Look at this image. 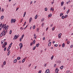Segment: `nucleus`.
I'll return each instance as SVG.
<instances>
[{
  "label": "nucleus",
  "instance_id": "f257e3e1",
  "mask_svg": "<svg viewBox=\"0 0 73 73\" xmlns=\"http://www.w3.org/2000/svg\"><path fill=\"white\" fill-rule=\"evenodd\" d=\"M15 21H16L15 19H12L11 21V23H15Z\"/></svg>",
  "mask_w": 73,
  "mask_h": 73
},
{
  "label": "nucleus",
  "instance_id": "f03ea898",
  "mask_svg": "<svg viewBox=\"0 0 73 73\" xmlns=\"http://www.w3.org/2000/svg\"><path fill=\"white\" fill-rule=\"evenodd\" d=\"M19 37V36L18 35L16 36V35H15L13 39V40H14L15 39H17V38H18Z\"/></svg>",
  "mask_w": 73,
  "mask_h": 73
},
{
  "label": "nucleus",
  "instance_id": "7ed1b4c3",
  "mask_svg": "<svg viewBox=\"0 0 73 73\" xmlns=\"http://www.w3.org/2000/svg\"><path fill=\"white\" fill-rule=\"evenodd\" d=\"M19 46L20 47V49H21V48H22V47L23 46V44H22V43H21L19 44Z\"/></svg>",
  "mask_w": 73,
  "mask_h": 73
},
{
  "label": "nucleus",
  "instance_id": "20e7f679",
  "mask_svg": "<svg viewBox=\"0 0 73 73\" xmlns=\"http://www.w3.org/2000/svg\"><path fill=\"white\" fill-rule=\"evenodd\" d=\"M58 68H56L55 70V73H58Z\"/></svg>",
  "mask_w": 73,
  "mask_h": 73
},
{
  "label": "nucleus",
  "instance_id": "39448f33",
  "mask_svg": "<svg viewBox=\"0 0 73 73\" xmlns=\"http://www.w3.org/2000/svg\"><path fill=\"white\" fill-rule=\"evenodd\" d=\"M46 73H50V70L48 69L46 70Z\"/></svg>",
  "mask_w": 73,
  "mask_h": 73
},
{
  "label": "nucleus",
  "instance_id": "423d86ee",
  "mask_svg": "<svg viewBox=\"0 0 73 73\" xmlns=\"http://www.w3.org/2000/svg\"><path fill=\"white\" fill-rule=\"evenodd\" d=\"M34 38L35 39H36L37 38V36L36 35V34L34 33Z\"/></svg>",
  "mask_w": 73,
  "mask_h": 73
},
{
  "label": "nucleus",
  "instance_id": "0eeeda50",
  "mask_svg": "<svg viewBox=\"0 0 73 73\" xmlns=\"http://www.w3.org/2000/svg\"><path fill=\"white\" fill-rule=\"evenodd\" d=\"M5 27H6V25L5 24L4 25H2L1 28H5Z\"/></svg>",
  "mask_w": 73,
  "mask_h": 73
},
{
  "label": "nucleus",
  "instance_id": "6e6552de",
  "mask_svg": "<svg viewBox=\"0 0 73 73\" xmlns=\"http://www.w3.org/2000/svg\"><path fill=\"white\" fill-rule=\"evenodd\" d=\"M12 42L11 43L9 44V48H11V46H12Z\"/></svg>",
  "mask_w": 73,
  "mask_h": 73
},
{
  "label": "nucleus",
  "instance_id": "1a4fd4ad",
  "mask_svg": "<svg viewBox=\"0 0 73 73\" xmlns=\"http://www.w3.org/2000/svg\"><path fill=\"white\" fill-rule=\"evenodd\" d=\"M8 26H7L6 27V28H5V31H7L8 30Z\"/></svg>",
  "mask_w": 73,
  "mask_h": 73
},
{
  "label": "nucleus",
  "instance_id": "9d476101",
  "mask_svg": "<svg viewBox=\"0 0 73 73\" xmlns=\"http://www.w3.org/2000/svg\"><path fill=\"white\" fill-rule=\"evenodd\" d=\"M10 53L11 51L9 50L7 53V56H9V54H10Z\"/></svg>",
  "mask_w": 73,
  "mask_h": 73
},
{
  "label": "nucleus",
  "instance_id": "9b49d317",
  "mask_svg": "<svg viewBox=\"0 0 73 73\" xmlns=\"http://www.w3.org/2000/svg\"><path fill=\"white\" fill-rule=\"evenodd\" d=\"M62 34L61 33H60L58 35V37H59L60 38H61V35Z\"/></svg>",
  "mask_w": 73,
  "mask_h": 73
},
{
  "label": "nucleus",
  "instance_id": "f8f14e48",
  "mask_svg": "<svg viewBox=\"0 0 73 73\" xmlns=\"http://www.w3.org/2000/svg\"><path fill=\"white\" fill-rule=\"evenodd\" d=\"M3 32L4 33L3 36H5V34H6L5 33V30H3Z\"/></svg>",
  "mask_w": 73,
  "mask_h": 73
},
{
  "label": "nucleus",
  "instance_id": "ddd939ff",
  "mask_svg": "<svg viewBox=\"0 0 73 73\" xmlns=\"http://www.w3.org/2000/svg\"><path fill=\"white\" fill-rule=\"evenodd\" d=\"M51 42H49V43H48V46H50V45H51Z\"/></svg>",
  "mask_w": 73,
  "mask_h": 73
},
{
  "label": "nucleus",
  "instance_id": "4468645a",
  "mask_svg": "<svg viewBox=\"0 0 73 73\" xmlns=\"http://www.w3.org/2000/svg\"><path fill=\"white\" fill-rule=\"evenodd\" d=\"M32 20V17H30L29 20V23H31V22Z\"/></svg>",
  "mask_w": 73,
  "mask_h": 73
},
{
  "label": "nucleus",
  "instance_id": "2eb2a0df",
  "mask_svg": "<svg viewBox=\"0 0 73 73\" xmlns=\"http://www.w3.org/2000/svg\"><path fill=\"white\" fill-rule=\"evenodd\" d=\"M52 14H50V15H48V17H51L52 16Z\"/></svg>",
  "mask_w": 73,
  "mask_h": 73
},
{
  "label": "nucleus",
  "instance_id": "dca6fc26",
  "mask_svg": "<svg viewBox=\"0 0 73 73\" xmlns=\"http://www.w3.org/2000/svg\"><path fill=\"white\" fill-rule=\"evenodd\" d=\"M64 2H62L61 3V6H62L64 5Z\"/></svg>",
  "mask_w": 73,
  "mask_h": 73
},
{
  "label": "nucleus",
  "instance_id": "f3484780",
  "mask_svg": "<svg viewBox=\"0 0 73 73\" xmlns=\"http://www.w3.org/2000/svg\"><path fill=\"white\" fill-rule=\"evenodd\" d=\"M37 17H38V15H36L35 17V19H37Z\"/></svg>",
  "mask_w": 73,
  "mask_h": 73
},
{
  "label": "nucleus",
  "instance_id": "a211bd4d",
  "mask_svg": "<svg viewBox=\"0 0 73 73\" xmlns=\"http://www.w3.org/2000/svg\"><path fill=\"white\" fill-rule=\"evenodd\" d=\"M17 62V59H15L14 60V63H16Z\"/></svg>",
  "mask_w": 73,
  "mask_h": 73
},
{
  "label": "nucleus",
  "instance_id": "6ab92c4d",
  "mask_svg": "<svg viewBox=\"0 0 73 73\" xmlns=\"http://www.w3.org/2000/svg\"><path fill=\"white\" fill-rule=\"evenodd\" d=\"M25 61V59H23V60H22V63H24V62Z\"/></svg>",
  "mask_w": 73,
  "mask_h": 73
},
{
  "label": "nucleus",
  "instance_id": "aec40b11",
  "mask_svg": "<svg viewBox=\"0 0 73 73\" xmlns=\"http://www.w3.org/2000/svg\"><path fill=\"white\" fill-rule=\"evenodd\" d=\"M4 19V16H2L1 17V20H2V19Z\"/></svg>",
  "mask_w": 73,
  "mask_h": 73
},
{
  "label": "nucleus",
  "instance_id": "412c9836",
  "mask_svg": "<svg viewBox=\"0 0 73 73\" xmlns=\"http://www.w3.org/2000/svg\"><path fill=\"white\" fill-rule=\"evenodd\" d=\"M40 45V43H38V44H36V47H38Z\"/></svg>",
  "mask_w": 73,
  "mask_h": 73
},
{
  "label": "nucleus",
  "instance_id": "4be33fe9",
  "mask_svg": "<svg viewBox=\"0 0 73 73\" xmlns=\"http://www.w3.org/2000/svg\"><path fill=\"white\" fill-rule=\"evenodd\" d=\"M3 33L2 32L0 35V36L1 37H2L3 36Z\"/></svg>",
  "mask_w": 73,
  "mask_h": 73
},
{
  "label": "nucleus",
  "instance_id": "5701e85b",
  "mask_svg": "<svg viewBox=\"0 0 73 73\" xmlns=\"http://www.w3.org/2000/svg\"><path fill=\"white\" fill-rule=\"evenodd\" d=\"M35 42H36V40H34L33 42V44H35Z\"/></svg>",
  "mask_w": 73,
  "mask_h": 73
},
{
  "label": "nucleus",
  "instance_id": "b1692460",
  "mask_svg": "<svg viewBox=\"0 0 73 73\" xmlns=\"http://www.w3.org/2000/svg\"><path fill=\"white\" fill-rule=\"evenodd\" d=\"M36 27V26L35 25H34L33 27V29H35V28Z\"/></svg>",
  "mask_w": 73,
  "mask_h": 73
},
{
  "label": "nucleus",
  "instance_id": "393cba45",
  "mask_svg": "<svg viewBox=\"0 0 73 73\" xmlns=\"http://www.w3.org/2000/svg\"><path fill=\"white\" fill-rule=\"evenodd\" d=\"M53 58H54V56L52 55V57H51V60H52L53 59Z\"/></svg>",
  "mask_w": 73,
  "mask_h": 73
},
{
  "label": "nucleus",
  "instance_id": "a878e982",
  "mask_svg": "<svg viewBox=\"0 0 73 73\" xmlns=\"http://www.w3.org/2000/svg\"><path fill=\"white\" fill-rule=\"evenodd\" d=\"M64 18H65V16H64V15H63L62 17V19H64Z\"/></svg>",
  "mask_w": 73,
  "mask_h": 73
},
{
  "label": "nucleus",
  "instance_id": "bb28decb",
  "mask_svg": "<svg viewBox=\"0 0 73 73\" xmlns=\"http://www.w3.org/2000/svg\"><path fill=\"white\" fill-rule=\"evenodd\" d=\"M20 59H21V57H18L17 58V60H20Z\"/></svg>",
  "mask_w": 73,
  "mask_h": 73
},
{
  "label": "nucleus",
  "instance_id": "cd10ccee",
  "mask_svg": "<svg viewBox=\"0 0 73 73\" xmlns=\"http://www.w3.org/2000/svg\"><path fill=\"white\" fill-rule=\"evenodd\" d=\"M44 25H45V24H44V23H43L42 24V27H44Z\"/></svg>",
  "mask_w": 73,
  "mask_h": 73
},
{
  "label": "nucleus",
  "instance_id": "c85d7f7f",
  "mask_svg": "<svg viewBox=\"0 0 73 73\" xmlns=\"http://www.w3.org/2000/svg\"><path fill=\"white\" fill-rule=\"evenodd\" d=\"M56 27V26H54L52 29V31H53L54 30V28Z\"/></svg>",
  "mask_w": 73,
  "mask_h": 73
},
{
  "label": "nucleus",
  "instance_id": "c756f323",
  "mask_svg": "<svg viewBox=\"0 0 73 73\" xmlns=\"http://www.w3.org/2000/svg\"><path fill=\"white\" fill-rule=\"evenodd\" d=\"M64 46H65V43H64L62 45V47H63V48H64Z\"/></svg>",
  "mask_w": 73,
  "mask_h": 73
},
{
  "label": "nucleus",
  "instance_id": "7c9ffc66",
  "mask_svg": "<svg viewBox=\"0 0 73 73\" xmlns=\"http://www.w3.org/2000/svg\"><path fill=\"white\" fill-rule=\"evenodd\" d=\"M3 64L4 65H5V64H6V62H5V61H4V62Z\"/></svg>",
  "mask_w": 73,
  "mask_h": 73
},
{
  "label": "nucleus",
  "instance_id": "2f4dec72",
  "mask_svg": "<svg viewBox=\"0 0 73 73\" xmlns=\"http://www.w3.org/2000/svg\"><path fill=\"white\" fill-rule=\"evenodd\" d=\"M64 15V14L62 13H61L60 14V16L61 17L62 16V15Z\"/></svg>",
  "mask_w": 73,
  "mask_h": 73
},
{
  "label": "nucleus",
  "instance_id": "473e14b6",
  "mask_svg": "<svg viewBox=\"0 0 73 73\" xmlns=\"http://www.w3.org/2000/svg\"><path fill=\"white\" fill-rule=\"evenodd\" d=\"M36 46H35L33 48V50H35V49H36Z\"/></svg>",
  "mask_w": 73,
  "mask_h": 73
},
{
  "label": "nucleus",
  "instance_id": "72a5a7b5",
  "mask_svg": "<svg viewBox=\"0 0 73 73\" xmlns=\"http://www.w3.org/2000/svg\"><path fill=\"white\" fill-rule=\"evenodd\" d=\"M69 9H68L67 12V14H68L69 13Z\"/></svg>",
  "mask_w": 73,
  "mask_h": 73
},
{
  "label": "nucleus",
  "instance_id": "f704fd0d",
  "mask_svg": "<svg viewBox=\"0 0 73 73\" xmlns=\"http://www.w3.org/2000/svg\"><path fill=\"white\" fill-rule=\"evenodd\" d=\"M63 66H62L60 68V69H63Z\"/></svg>",
  "mask_w": 73,
  "mask_h": 73
},
{
  "label": "nucleus",
  "instance_id": "c9c22d12",
  "mask_svg": "<svg viewBox=\"0 0 73 73\" xmlns=\"http://www.w3.org/2000/svg\"><path fill=\"white\" fill-rule=\"evenodd\" d=\"M24 35H23L22 36V37L21 38H22V39H23V37H24Z\"/></svg>",
  "mask_w": 73,
  "mask_h": 73
},
{
  "label": "nucleus",
  "instance_id": "e433bc0d",
  "mask_svg": "<svg viewBox=\"0 0 73 73\" xmlns=\"http://www.w3.org/2000/svg\"><path fill=\"white\" fill-rule=\"evenodd\" d=\"M11 33H12V30H10V31L9 32L10 35H11Z\"/></svg>",
  "mask_w": 73,
  "mask_h": 73
},
{
  "label": "nucleus",
  "instance_id": "4c0bfd02",
  "mask_svg": "<svg viewBox=\"0 0 73 73\" xmlns=\"http://www.w3.org/2000/svg\"><path fill=\"white\" fill-rule=\"evenodd\" d=\"M73 47V44H72L70 46V48H72Z\"/></svg>",
  "mask_w": 73,
  "mask_h": 73
},
{
  "label": "nucleus",
  "instance_id": "58836bf2",
  "mask_svg": "<svg viewBox=\"0 0 73 73\" xmlns=\"http://www.w3.org/2000/svg\"><path fill=\"white\" fill-rule=\"evenodd\" d=\"M44 21V18H42L41 20V21L42 22V21Z\"/></svg>",
  "mask_w": 73,
  "mask_h": 73
},
{
  "label": "nucleus",
  "instance_id": "ea45409f",
  "mask_svg": "<svg viewBox=\"0 0 73 73\" xmlns=\"http://www.w3.org/2000/svg\"><path fill=\"white\" fill-rule=\"evenodd\" d=\"M3 42H4V40H2L1 41V44H3Z\"/></svg>",
  "mask_w": 73,
  "mask_h": 73
},
{
  "label": "nucleus",
  "instance_id": "a19ab883",
  "mask_svg": "<svg viewBox=\"0 0 73 73\" xmlns=\"http://www.w3.org/2000/svg\"><path fill=\"white\" fill-rule=\"evenodd\" d=\"M2 47L3 48H5V45H3L2 46Z\"/></svg>",
  "mask_w": 73,
  "mask_h": 73
},
{
  "label": "nucleus",
  "instance_id": "79ce46f5",
  "mask_svg": "<svg viewBox=\"0 0 73 73\" xmlns=\"http://www.w3.org/2000/svg\"><path fill=\"white\" fill-rule=\"evenodd\" d=\"M70 72V71L69 70H68L66 71V72L67 73H69Z\"/></svg>",
  "mask_w": 73,
  "mask_h": 73
},
{
  "label": "nucleus",
  "instance_id": "37998d69",
  "mask_svg": "<svg viewBox=\"0 0 73 73\" xmlns=\"http://www.w3.org/2000/svg\"><path fill=\"white\" fill-rule=\"evenodd\" d=\"M10 49V48H7V51H9Z\"/></svg>",
  "mask_w": 73,
  "mask_h": 73
},
{
  "label": "nucleus",
  "instance_id": "c03bdc74",
  "mask_svg": "<svg viewBox=\"0 0 73 73\" xmlns=\"http://www.w3.org/2000/svg\"><path fill=\"white\" fill-rule=\"evenodd\" d=\"M22 40V38H21L19 39V41H21V40Z\"/></svg>",
  "mask_w": 73,
  "mask_h": 73
},
{
  "label": "nucleus",
  "instance_id": "a18cd8bd",
  "mask_svg": "<svg viewBox=\"0 0 73 73\" xmlns=\"http://www.w3.org/2000/svg\"><path fill=\"white\" fill-rule=\"evenodd\" d=\"M23 18L21 19V20L20 21L21 23H22V22H23Z\"/></svg>",
  "mask_w": 73,
  "mask_h": 73
},
{
  "label": "nucleus",
  "instance_id": "49530a36",
  "mask_svg": "<svg viewBox=\"0 0 73 73\" xmlns=\"http://www.w3.org/2000/svg\"><path fill=\"white\" fill-rule=\"evenodd\" d=\"M4 10H3V8L2 9V12H4Z\"/></svg>",
  "mask_w": 73,
  "mask_h": 73
},
{
  "label": "nucleus",
  "instance_id": "de8ad7c7",
  "mask_svg": "<svg viewBox=\"0 0 73 73\" xmlns=\"http://www.w3.org/2000/svg\"><path fill=\"white\" fill-rule=\"evenodd\" d=\"M47 10V8H45V11H46Z\"/></svg>",
  "mask_w": 73,
  "mask_h": 73
},
{
  "label": "nucleus",
  "instance_id": "09e8293b",
  "mask_svg": "<svg viewBox=\"0 0 73 73\" xmlns=\"http://www.w3.org/2000/svg\"><path fill=\"white\" fill-rule=\"evenodd\" d=\"M7 49V47H5L4 49V51H5L6 50V49Z\"/></svg>",
  "mask_w": 73,
  "mask_h": 73
},
{
  "label": "nucleus",
  "instance_id": "8fccbe9b",
  "mask_svg": "<svg viewBox=\"0 0 73 73\" xmlns=\"http://www.w3.org/2000/svg\"><path fill=\"white\" fill-rule=\"evenodd\" d=\"M68 17V15H66L65 16V17H65V18H66V17Z\"/></svg>",
  "mask_w": 73,
  "mask_h": 73
},
{
  "label": "nucleus",
  "instance_id": "3c124183",
  "mask_svg": "<svg viewBox=\"0 0 73 73\" xmlns=\"http://www.w3.org/2000/svg\"><path fill=\"white\" fill-rule=\"evenodd\" d=\"M69 42H70L69 41H68L67 43V44H69Z\"/></svg>",
  "mask_w": 73,
  "mask_h": 73
},
{
  "label": "nucleus",
  "instance_id": "603ef678",
  "mask_svg": "<svg viewBox=\"0 0 73 73\" xmlns=\"http://www.w3.org/2000/svg\"><path fill=\"white\" fill-rule=\"evenodd\" d=\"M43 40H45V37H44L43 38Z\"/></svg>",
  "mask_w": 73,
  "mask_h": 73
},
{
  "label": "nucleus",
  "instance_id": "864d4df0",
  "mask_svg": "<svg viewBox=\"0 0 73 73\" xmlns=\"http://www.w3.org/2000/svg\"><path fill=\"white\" fill-rule=\"evenodd\" d=\"M33 45V43L32 42H31L30 44V46H32Z\"/></svg>",
  "mask_w": 73,
  "mask_h": 73
},
{
  "label": "nucleus",
  "instance_id": "5fc2aeb1",
  "mask_svg": "<svg viewBox=\"0 0 73 73\" xmlns=\"http://www.w3.org/2000/svg\"><path fill=\"white\" fill-rule=\"evenodd\" d=\"M54 1L52 2L51 3L52 5L53 4H54Z\"/></svg>",
  "mask_w": 73,
  "mask_h": 73
},
{
  "label": "nucleus",
  "instance_id": "6e6d98bb",
  "mask_svg": "<svg viewBox=\"0 0 73 73\" xmlns=\"http://www.w3.org/2000/svg\"><path fill=\"white\" fill-rule=\"evenodd\" d=\"M55 46H56V47H57V46H58V45L57 44H55Z\"/></svg>",
  "mask_w": 73,
  "mask_h": 73
},
{
  "label": "nucleus",
  "instance_id": "4d7b16f0",
  "mask_svg": "<svg viewBox=\"0 0 73 73\" xmlns=\"http://www.w3.org/2000/svg\"><path fill=\"white\" fill-rule=\"evenodd\" d=\"M1 67H2V68H3V67H4V65H3V64H2L1 66Z\"/></svg>",
  "mask_w": 73,
  "mask_h": 73
},
{
  "label": "nucleus",
  "instance_id": "13d9d810",
  "mask_svg": "<svg viewBox=\"0 0 73 73\" xmlns=\"http://www.w3.org/2000/svg\"><path fill=\"white\" fill-rule=\"evenodd\" d=\"M44 66L46 67V64H45L44 65Z\"/></svg>",
  "mask_w": 73,
  "mask_h": 73
},
{
  "label": "nucleus",
  "instance_id": "bf43d9fd",
  "mask_svg": "<svg viewBox=\"0 0 73 73\" xmlns=\"http://www.w3.org/2000/svg\"><path fill=\"white\" fill-rule=\"evenodd\" d=\"M27 28V25L24 28V29H25L26 28Z\"/></svg>",
  "mask_w": 73,
  "mask_h": 73
},
{
  "label": "nucleus",
  "instance_id": "052dcab7",
  "mask_svg": "<svg viewBox=\"0 0 73 73\" xmlns=\"http://www.w3.org/2000/svg\"><path fill=\"white\" fill-rule=\"evenodd\" d=\"M25 15H26V12H25L24 13V15L25 16Z\"/></svg>",
  "mask_w": 73,
  "mask_h": 73
},
{
  "label": "nucleus",
  "instance_id": "680f3d73",
  "mask_svg": "<svg viewBox=\"0 0 73 73\" xmlns=\"http://www.w3.org/2000/svg\"><path fill=\"white\" fill-rule=\"evenodd\" d=\"M52 8H53V7H51V8H50V11H52Z\"/></svg>",
  "mask_w": 73,
  "mask_h": 73
},
{
  "label": "nucleus",
  "instance_id": "e2e57ef3",
  "mask_svg": "<svg viewBox=\"0 0 73 73\" xmlns=\"http://www.w3.org/2000/svg\"><path fill=\"white\" fill-rule=\"evenodd\" d=\"M52 43L53 44H54V43H55V41H52Z\"/></svg>",
  "mask_w": 73,
  "mask_h": 73
},
{
  "label": "nucleus",
  "instance_id": "0e129e2a",
  "mask_svg": "<svg viewBox=\"0 0 73 73\" xmlns=\"http://www.w3.org/2000/svg\"><path fill=\"white\" fill-rule=\"evenodd\" d=\"M36 31H37V32H38V31H39V30H38V28H37V29Z\"/></svg>",
  "mask_w": 73,
  "mask_h": 73
},
{
  "label": "nucleus",
  "instance_id": "69168bd1",
  "mask_svg": "<svg viewBox=\"0 0 73 73\" xmlns=\"http://www.w3.org/2000/svg\"><path fill=\"white\" fill-rule=\"evenodd\" d=\"M19 63L20 64V63H21V60H20L19 61Z\"/></svg>",
  "mask_w": 73,
  "mask_h": 73
},
{
  "label": "nucleus",
  "instance_id": "338daca9",
  "mask_svg": "<svg viewBox=\"0 0 73 73\" xmlns=\"http://www.w3.org/2000/svg\"><path fill=\"white\" fill-rule=\"evenodd\" d=\"M41 71H39L38 72V73H41Z\"/></svg>",
  "mask_w": 73,
  "mask_h": 73
},
{
  "label": "nucleus",
  "instance_id": "774afa93",
  "mask_svg": "<svg viewBox=\"0 0 73 73\" xmlns=\"http://www.w3.org/2000/svg\"><path fill=\"white\" fill-rule=\"evenodd\" d=\"M56 64H55L54 65V67H56Z\"/></svg>",
  "mask_w": 73,
  "mask_h": 73
}]
</instances>
